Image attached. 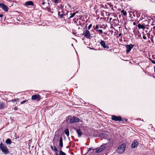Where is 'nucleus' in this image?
Returning <instances> with one entry per match:
<instances>
[{"instance_id":"7ed1b4c3","label":"nucleus","mask_w":155,"mask_h":155,"mask_svg":"<svg viewBox=\"0 0 155 155\" xmlns=\"http://www.w3.org/2000/svg\"><path fill=\"white\" fill-rule=\"evenodd\" d=\"M58 10H61V14L60 15V18H62L64 17V16H66V15H68V13H69V11H68L66 10L65 8H64L63 7V9L60 8Z\"/></svg>"},{"instance_id":"4468645a","label":"nucleus","mask_w":155,"mask_h":155,"mask_svg":"<svg viewBox=\"0 0 155 155\" xmlns=\"http://www.w3.org/2000/svg\"><path fill=\"white\" fill-rule=\"evenodd\" d=\"M76 131L77 132V134H78V136L79 137H81V135H82V133L81 132V130H80V129H77L76 130Z\"/></svg>"},{"instance_id":"423d86ee","label":"nucleus","mask_w":155,"mask_h":155,"mask_svg":"<svg viewBox=\"0 0 155 155\" xmlns=\"http://www.w3.org/2000/svg\"><path fill=\"white\" fill-rule=\"evenodd\" d=\"M79 120L80 119L78 117L74 116L70 119L69 122L70 123H73L75 122H78Z\"/></svg>"},{"instance_id":"f704fd0d","label":"nucleus","mask_w":155,"mask_h":155,"mask_svg":"<svg viewBox=\"0 0 155 155\" xmlns=\"http://www.w3.org/2000/svg\"><path fill=\"white\" fill-rule=\"evenodd\" d=\"M147 36L148 38H150L151 35H150V33H147Z\"/></svg>"},{"instance_id":"e433bc0d","label":"nucleus","mask_w":155,"mask_h":155,"mask_svg":"<svg viewBox=\"0 0 155 155\" xmlns=\"http://www.w3.org/2000/svg\"><path fill=\"white\" fill-rule=\"evenodd\" d=\"M117 21V19H114L113 20L112 22H114H114H116Z\"/></svg>"},{"instance_id":"393cba45","label":"nucleus","mask_w":155,"mask_h":155,"mask_svg":"<svg viewBox=\"0 0 155 155\" xmlns=\"http://www.w3.org/2000/svg\"><path fill=\"white\" fill-rule=\"evenodd\" d=\"M45 0H40V3L42 5H44L45 4Z\"/></svg>"},{"instance_id":"49530a36","label":"nucleus","mask_w":155,"mask_h":155,"mask_svg":"<svg viewBox=\"0 0 155 155\" xmlns=\"http://www.w3.org/2000/svg\"><path fill=\"white\" fill-rule=\"evenodd\" d=\"M3 14H0V17H2L3 16Z\"/></svg>"},{"instance_id":"20e7f679","label":"nucleus","mask_w":155,"mask_h":155,"mask_svg":"<svg viewBox=\"0 0 155 155\" xmlns=\"http://www.w3.org/2000/svg\"><path fill=\"white\" fill-rule=\"evenodd\" d=\"M134 46V45L132 44L125 45V46L126 49V52L127 54H128L130 52Z\"/></svg>"},{"instance_id":"3c124183","label":"nucleus","mask_w":155,"mask_h":155,"mask_svg":"<svg viewBox=\"0 0 155 155\" xmlns=\"http://www.w3.org/2000/svg\"><path fill=\"white\" fill-rule=\"evenodd\" d=\"M55 153H55V155H58V154L57 153V152H55Z\"/></svg>"},{"instance_id":"9b49d317","label":"nucleus","mask_w":155,"mask_h":155,"mask_svg":"<svg viewBox=\"0 0 155 155\" xmlns=\"http://www.w3.org/2000/svg\"><path fill=\"white\" fill-rule=\"evenodd\" d=\"M105 148V147L104 146H101L99 148V149H97L95 152L96 153H99L102 152L103 150H104Z\"/></svg>"},{"instance_id":"0eeeda50","label":"nucleus","mask_w":155,"mask_h":155,"mask_svg":"<svg viewBox=\"0 0 155 155\" xmlns=\"http://www.w3.org/2000/svg\"><path fill=\"white\" fill-rule=\"evenodd\" d=\"M111 118L112 120L115 121H120L122 120L121 117L120 116H117L115 115H112Z\"/></svg>"},{"instance_id":"39448f33","label":"nucleus","mask_w":155,"mask_h":155,"mask_svg":"<svg viewBox=\"0 0 155 155\" xmlns=\"http://www.w3.org/2000/svg\"><path fill=\"white\" fill-rule=\"evenodd\" d=\"M82 35L86 38H90L91 34L90 32L87 30H86L83 31Z\"/></svg>"},{"instance_id":"603ef678","label":"nucleus","mask_w":155,"mask_h":155,"mask_svg":"<svg viewBox=\"0 0 155 155\" xmlns=\"http://www.w3.org/2000/svg\"><path fill=\"white\" fill-rule=\"evenodd\" d=\"M59 136H59V135H57V137H59Z\"/></svg>"},{"instance_id":"f8f14e48","label":"nucleus","mask_w":155,"mask_h":155,"mask_svg":"<svg viewBox=\"0 0 155 155\" xmlns=\"http://www.w3.org/2000/svg\"><path fill=\"white\" fill-rule=\"evenodd\" d=\"M139 144L138 141L137 140H134L133 142L131 147L133 148H135L137 147Z\"/></svg>"},{"instance_id":"8fccbe9b","label":"nucleus","mask_w":155,"mask_h":155,"mask_svg":"<svg viewBox=\"0 0 155 155\" xmlns=\"http://www.w3.org/2000/svg\"><path fill=\"white\" fill-rule=\"evenodd\" d=\"M153 29L155 31V26H154L153 27Z\"/></svg>"},{"instance_id":"f257e3e1","label":"nucleus","mask_w":155,"mask_h":155,"mask_svg":"<svg viewBox=\"0 0 155 155\" xmlns=\"http://www.w3.org/2000/svg\"><path fill=\"white\" fill-rule=\"evenodd\" d=\"M0 149L2 152L5 154H7L9 153L7 147L2 143L0 144Z\"/></svg>"},{"instance_id":"a18cd8bd","label":"nucleus","mask_w":155,"mask_h":155,"mask_svg":"<svg viewBox=\"0 0 155 155\" xmlns=\"http://www.w3.org/2000/svg\"><path fill=\"white\" fill-rule=\"evenodd\" d=\"M103 34L105 35H106L107 34V32H104L103 33Z\"/></svg>"},{"instance_id":"4c0bfd02","label":"nucleus","mask_w":155,"mask_h":155,"mask_svg":"<svg viewBox=\"0 0 155 155\" xmlns=\"http://www.w3.org/2000/svg\"><path fill=\"white\" fill-rule=\"evenodd\" d=\"M18 100V99L17 98V99H14V100H12L11 101H16Z\"/></svg>"},{"instance_id":"a211bd4d","label":"nucleus","mask_w":155,"mask_h":155,"mask_svg":"<svg viewBox=\"0 0 155 155\" xmlns=\"http://www.w3.org/2000/svg\"><path fill=\"white\" fill-rule=\"evenodd\" d=\"M51 149L54 150L55 152H58V149L56 148V147L55 146H51Z\"/></svg>"},{"instance_id":"f03ea898","label":"nucleus","mask_w":155,"mask_h":155,"mask_svg":"<svg viewBox=\"0 0 155 155\" xmlns=\"http://www.w3.org/2000/svg\"><path fill=\"white\" fill-rule=\"evenodd\" d=\"M126 147V144L125 143H123L121 144L118 148L117 152L119 153H122L124 151Z\"/></svg>"},{"instance_id":"412c9836","label":"nucleus","mask_w":155,"mask_h":155,"mask_svg":"<svg viewBox=\"0 0 155 155\" xmlns=\"http://www.w3.org/2000/svg\"><path fill=\"white\" fill-rule=\"evenodd\" d=\"M64 133L66 134V135L68 137L69 135V130L68 129H65L64 130Z\"/></svg>"},{"instance_id":"c85d7f7f","label":"nucleus","mask_w":155,"mask_h":155,"mask_svg":"<svg viewBox=\"0 0 155 155\" xmlns=\"http://www.w3.org/2000/svg\"><path fill=\"white\" fill-rule=\"evenodd\" d=\"M102 136L103 137L105 138L107 137V135L106 134L104 133H102L101 134Z\"/></svg>"},{"instance_id":"7c9ffc66","label":"nucleus","mask_w":155,"mask_h":155,"mask_svg":"<svg viewBox=\"0 0 155 155\" xmlns=\"http://www.w3.org/2000/svg\"><path fill=\"white\" fill-rule=\"evenodd\" d=\"M143 39L144 40L147 39V37L145 36V35L144 34V33H143Z\"/></svg>"},{"instance_id":"13d9d810","label":"nucleus","mask_w":155,"mask_h":155,"mask_svg":"<svg viewBox=\"0 0 155 155\" xmlns=\"http://www.w3.org/2000/svg\"><path fill=\"white\" fill-rule=\"evenodd\" d=\"M108 15H110V14H108Z\"/></svg>"},{"instance_id":"2eb2a0df","label":"nucleus","mask_w":155,"mask_h":155,"mask_svg":"<svg viewBox=\"0 0 155 155\" xmlns=\"http://www.w3.org/2000/svg\"><path fill=\"white\" fill-rule=\"evenodd\" d=\"M59 145L60 147L61 148L62 147H63V139L61 136L60 137V139Z\"/></svg>"},{"instance_id":"2f4dec72","label":"nucleus","mask_w":155,"mask_h":155,"mask_svg":"<svg viewBox=\"0 0 155 155\" xmlns=\"http://www.w3.org/2000/svg\"><path fill=\"white\" fill-rule=\"evenodd\" d=\"M58 15L59 16H60V15H61V12L60 11V10H59V11H58Z\"/></svg>"},{"instance_id":"dca6fc26","label":"nucleus","mask_w":155,"mask_h":155,"mask_svg":"<svg viewBox=\"0 0 155 155\" xmlns=\"http://www.w3.org/2000/svg\"><path fill=\"white\" fill-rule=\"evenodd\" d=\"M93 28L96 31L99 28H101V26H100L99 24H97L96 25H94L93 26Z\"/></svg>"},{"instance_id":"5701e85b","label":"nucleus","mask_w":155,"mask_h":155,"mask_svg":"<svg viewBox=\"0 0 155 155\" xmlns=\"http://www.w3.org/2000/svg\"><path fill=\"white\" fill-rule=\"evenodd\" d=\"M121 13L124 16H127V13L126 11H124V10H123L121 11Z\"/></svg>"},{"instance_id":"09e8293b","label":"nucleus","mask_w":155,"mask_h":155,"mask_svg":"<svg viewBox=\"0 0 155 155\" xmlns=\"http://www.w3.org/2000/svg\"><path fill=\"white\" fill-rule=\"evenodd\" d=\"M133 24L134 25H136V23L134 22H133Z\"/></svg>"},{"instance_id":"9d476101","label":"nucleus","mask_w":155,"mask_h":155,"mask_svg":"<svg viewBox=\"0 0 155 155\" xmlns=\"http://www.w3.org/2000/svg\"><path fill=\"white\" fill-rule=\"evenodd\" d=\"M0 7L6 12H7L8 10V6H6L3 3H0Z\"/></svg>"},{"instance_id":"cd10ccee","label":"nucleus","mask_w":155,"mask_h":155,"mask_svg":"<svg viewBox=\"0 0 155 155\" xmlns=\"http://www.w3.org/2000/svg\"><path fill=\"white\" fill-rule=\"evenodd\" d=\"M153 35H151L150 38V39H151V41L153 43H154V41H153Z\"/></svg>"},{"instance_id":"b1692460","label":"nucleus","mask_w":155,"mask_h":155,"mask_svg":"<svg viewBox=\"0 0 155 155\" xmlns=\"http://www.w3.org/2000/svg\"><path fill=\"white\" fill-rule=\"evenodd\" d=\"M77 12H74V13H71L70 14V15H71L68 18H72L76 14V13Z\"/></svg>"},{"instance_id":"c03bdc74","label":"nucleus","mask_w":155,"mask_h":155,"mask_svg":"<svg viewBox=\"0 0 155 155\" xmlns=\"http://www.w3.org/2000/svg\"><path fill=\"white\" fill-rule=\"evenodd\" d=\"M93 150V149H92V148H89L88 149V151H91V150Z\"/></svg>"},{"instance_id":"58836bf2","label":"nucleus","mask_w":155,"mask_h":155,"mask_svg":"<svg viewBox=\"0 0 155 155\" xmlns=\"http://www.w3.org/2000/svg\"><path fill=\"white\" fill-rule=\"evenodd\" d=\"M122 35V34L121 33H120V34H119L118 36H117V37L118 38H119V37L121 36Z\"/></svg>"},{"instance_id":"a19ab883","label":"nucleus","mask_w":155,"mask_h":155,"mask_svg":"<svg viewBox=\"0 0 155 155\" xmlns=\"http://www.w3.org/2000/svg\"><path fill=\"white\" fill-rule=\"evenodd\" d=\"M18 109V107H15L14 108V110H17Z\"/></svg>"},{"instance_id":"4d7b16f0","label":"nucleus","mask_w":155,"mask_h":155,"mask_svg":"<svg viewBox=\"0 0 155 155\" xmlns=\"http://www.w3.org/2000/svg\"><path fill=\"white\" fill-rule=\"evenodd\" d=\"M108 15H110V14H108Z\"/></svg>"},{"instance_id":"4be33fe9","label":"nucleus","mask_w":155,"mask_h":155,"mask_svg":"<svg viewBox=\"0 0 155 155\" xmlns=\"http://www.w3.org/2000/svg\"><path fill=\"white\" fill-rule=\"evenodd\" d=\"M96 31L99 34V35H100L101 34H102L103 33V31L102 29H98Z\"/></svg>"},{"instance_id":"5fc2aeb1","label":"nucleus","mask_w":155,"mask_h":155,"mask_svg":"<svg viewBox=\"0 0 155 155\" xmlns=\"http://www.w3.org/2000/svg\"><path fill=\"white\" fill-rule=\"evenodd\" d=\"M153 34H154V35H155V32H154V33H153Z\"/></svg>"},{"instance_id":"ea45409f","label":"nucleus","mask_w":155,"mask_h":155,"mask_svg":"<svg viewBox=\"0 0 155 155\" xmlns=\"http://www.w3.org/2000/svg\"><path fill=\"white\" fill-rule=\"evenodd\" d=\"M151 61L152 63L155 64V61L154 60H151Z\"/></svg>"},{"instance_id":"6e6d98bb","label":"nucleus","mask_w":155,"mask_h":155,"mask_svg":"<svg viewBox=\"0 0 155 155\" xmlns=\"http://www.w3.org/2000/svg\"><path fill=\"white\" fill-rule=\"evenodd\" d=\"M108 15H110V14H108Z\"/></svg>"},{"instance_id":"c756f323","label":"nucleus","mask_w":155,"mask_h":155,"mask_svg":"<svg viewBox=\"0 0 155 155\" xmlns=\"http://www.w3.org/2000/svg\"><path fill=\"white\" fill-rule=\"evenodd\" d=\"M127 119H125L124 118H122V120L121 121H123V122H127Z\"/></svg>"},{"instance_id":"37998d69","label":"nucleus","mask_w":155,"mask_h":155,"mask_svg":"<svg viewBox=\"0 0 155 155\" xmlns=\"http://www.w3.org/2000/svg\"><path fill=\"white\" fill-rule=\"evenodd\" d=\"M58 0H53L55 3H57L58 2Z\"/></svg>"},{"instance_id":"de8ad7c7","label":"nucleus","mask_w":155,"mask_h":155,"mask_svg":"<svg viewBox=\"0 0 155 155\" xmlns=\"http://www.w3.org/2000/svg\"><path fill=\"white\" fill-rule=\"evenodd\" d=\"M112 18H110V21H111L112 20Z\"/></svg>"},{"instance_id":"6e6552de","label":"nucleus","mask_w":155,"mask_h":155,"mask_svg":"<svg viewBox=\"0 0 155 155\" xmlns=\"http://www.w3.org/2000/svg\"><path fill=\"white\" fill-rule=\"evenodd\" d=\"M99 44L101 47H103L104 49H108L109 48V46L106 44L105 42L104 41L101 40L99 42Z\"/></svg>"},{"instance_id":"864d4df0","label":"nucleus","mask_w":155,"mask_h":155,"mask_svg":"<svg viewBox=\"0 0 155 155\" xmlns=\"http://www.w3.org/2000/svg\"><path fill=\"white\" fill-rule=\"evenodd\" d=\"M154 71L155 72V66L154 67Z\"/></svg>"},{"instance_id":"473e14b6","label":"nucleus","mask_w":155,"mask_h":155,"mask_svg":"<svg viewBox=\"0 0 155 155\" xmlns=\"http://www.w3.org/2000/svg\"><path fill=\"white\" fill-rule=\"evenodd\" d=\"M92 26V24H90L89 26H88V30H90L91 28V27Z\"/></svg>"},{"instance_id":"bb28decb","label":"nucleus","mask_w":155,"mask_h":155,"mask_svg":"<svg viewBox=\"0 0 155 155\" xmlns=\"http://www.w3.org/2000/svg\"><path fill=\"white\" fill-rule=\"evenodd\" d=\"M28 100H25L22 101V102H21V104H23L26 102L28 101Z\"/></svg>"},{"instance_id":"72a5a7b5","label":"nucleus","mask_w":155,"mask_h":155,"mask_svg":"<svg viewBox=\"0 0 155 155\" xmlns=\"http://www.w3.org/2000/svg\"><path fill=\"white\" fill-rule=\"evenodd\" d=\"M45 8H47L48 11H50V8L49 7H47L46 8L45 7L44 9H45Z\"/></svg>"},{"instance_id":"ddd939ff","label":"nucleus","mask_w":155,"mask_h":155,"mask_svg":"<svg viewBox=\"0 0 155 155\" xmlns=\"http://www.w3.org/2000/svg\"><path fill=\"white\" fill-rule=\"evenodd\" d=\"M25 5L26 6H33L34 5V4L32 1H29L25 3Z\"/></svg>"},{"instance_id":"aec40b11","label":"nucleus","mask_w":155,"mask_h":155,"mask_svg":"<svg viewBox=\"0 0 155 155\" xmlns=\"http://www.w3.org/2000/svg\"><path fill=\"white\" fill-rule=\"evenodd\" d=\"M5 142L7 144H11L12 143V141L10 139H8L5 141Z\"/></svg>"},{"instance_id":"c9c22d12","label":"nucleus","mask_w":155,"mask_h":155,"mask_svg":"<svg viewBox=\"0 0 155 155\" xmlns=\"http://www.w3.org/2000/svg\"><path fill=\"white\" fill-rule=\"evenodd\" d=\"M137 13L136 12L135 13V12H133L132 13V14H133V16L134 17H135L136 16V15H137Z\"/></svg>"},{"instance_id":"6ab92c4d","label":"nucleus","mask_w":155,"mask_h":155,"mask_svg":"<svg viewBox=\"0 0 155 155\" xmlns=\"http://www.w3.org/2000/svg\"><path fill=\"white\" fill-rule=\"evenodd\" d=\"M137 26L139 29H144L146 28V27H145L143 25H141L140 24H139Z\"/></svg>"},{"instance_id":"1a4fd4ad","label":"nucleus","mask_w":155,"mask_h":155,"mask_svg":"<svg viewBox=\"0 0 155 155\" xmlns=\"http://www.w3.org/2000/svg\"><path fill=\"white\" fill-rule=\"evenodd\" d=\"M41 99V96L38 94L33 95L31 97L32 100H36L37 101H39Z\"/></svg>"},{"instance_id":"f3484780","label":"nucleus","mask_w":155,"mask_h":155,"mask_svg":"<svg viewBox=\"0 0 155 155\" xmlns=\"http://www.w3.org/2000/svg\"><path fill=\"white\" fill-rule=\"evenodd\" d=\"M5 107V103L0 101V108H4Z\"/></svg>"},{"instance_id":"79ce46f5","label":"nucleus","mask_w":155,"mask_h":155,"mask_svg":"<svg viewBox=\"0 0 155 155\" xmlns=\"http://www.w3.org/2000/svg\"><path fill=\"white\" fill-rule=\"evenodd\" d=\"M150 1L153 3H155V0H150Z\"/></svg>"},{"instance_id":"a878e982","label":"nucleus","mask_w":155,"mask_h":155,"mask_svg":"<svg viewBox=\"0 0 155 155\" xmlns=\"http://www.w3.org/2000/svg\"><path fill=\"white\" fill-rule=\"evenodd\" d=\"M59 155H66V153L61 150L59 153Z\"/></svg>"}]
</instances>
